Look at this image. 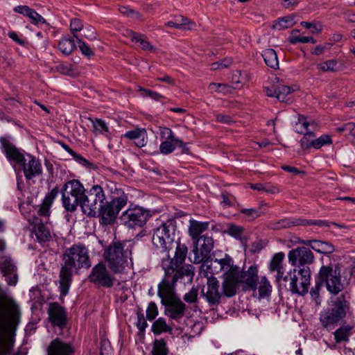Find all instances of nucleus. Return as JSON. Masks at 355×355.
<instances>
[{
  "instance_id": "f257e3e1",
  "label": "nucleus",
  "mask_w": 355,
  "mask_h": 355,
  "mask_svg": "<svg viewBox=\"0 0 355 355\" xmlns=\"http://www.w3.org/2000/svg\"><path fill=\"white\" fill-rule=\"evenodd\" d=\"M62 263L59 273V288L60 295L65 296L69 293L72 282L73 269L76 273L81 268L91 267L89 252L83 244H73L67 248L62 256Z\"/></svg>"
},
{
  "instance_id": "f03ea898",
  "label": "nucleus",
  "mask_w": 355,
  "mask_h": 355,
  "mask_svg": "<svg viewBox=\"0 0 355 355\" xmlns=\"http://www.w3.org/2000/svg\"><path fill=\"white\" fill-rule=\"evenodd\" d=\"M21 310L15 300L5 293L0 295V353L8 355L13 347L12 340H3L5 335L13 336L20 323Z\"/></svg>"
},
{
  "instance_id": "7ed1b4c3",
  "label": "nucleus",
  "mask_w": 355,
  "mask_h": 355,
  "mask_svg": "<svg viewBox=\"0 0 355 355\" xmlns=\"http://www.w3.org/2000/svg\"><path fill=\"white\" fill-rule=\"evenodd\" d=\"M21 310L15 300L5 293L0 295V353L8 355L13 347L12 340H3L5 335L13 336L20 323Z\"/></svg>"
},
{
  "instance_id": "20e7f679",
  "label": "nucleus",
  "mask_w": 355,
  "mask_h": 355,
  "mask_svg": "<svg viewBox=\"0 0 355 355\" xmlns=\"http://www.w3.org/2000/svg\"><path fill=\"white\" fill-rule=\"evenodd\" d=\"M351 315L350 303L345 294L331 297L327 309L320 313L319 320L324 329L331 331L336 327L346 323V318Z\"/></svg>"
},
{
  "instance_id": "39448f33",
  "label": "nucleus",
  "mask_w": 355,
  "mask_h": 355,
  "mask_svg": "<svg viewBox=\"0 0 355 355\" xmlns=\"http://www.w3.org/2000/svg\"><path fill=\"white\" fill-rule=\"evenodd\" d=\"M188 248L185 244L177 242L175 253L173 258L167 255L166 259L162 261V267L164 270V277L162 280L173 281L177 277V281L184 277H189L191 281L195 272V268L191 264H183L187 254Z\"/></svg>"
},
{
  "instance_id": "423d86ee",
  "label": "nucleus",
  "mask_w": 355,
  "mask_h": 355,
  "mask_svg": "<svg viewBox=\"0 0 355 355\" xmlns=\"http://www.w3.org/2000/svg\"><path fill=\"white\" fill-rule=\"evenodd\" d=\"M177 277L170 280H162L158 285L157 295L164 306V314L170 319L180 321L184 315L186 304L175 295Z\"/></svg>"
},
{
  "instance_id": "0eeeda50",
  "label": "nucleus",
  "mask_w": 355,
  "mask_h": 355,
  "mask_svg": "<svg viewBox=\"0 0 355 355\" xmlns=\"http://www.w3.org/2000/svg\"><path fill=\"white\" fill-rule=\"evenodd\" d=\"M107 183L94 184L90 189H86L81 209L89 217H98L99 222L103 225V209L107 203L106 192Z\"/></svg>"
},
{
  "instance_id": "6e6552de",
  "label": "nucleus",
  "mask_w": 355,
  "mask_h": 355,
  "mask_svg": "<svg viewBox=\"0 0 355 355\" xmlns=\"http://www.w3.org/2000/svg\"><path fill=\"white\" fill-rule=\"evenodd\" d=\"M132 245L127 241L112 242L103 252V257L109 269L114 274L124 272L130 259Z\"/></svg>"
},
{
  "instance_id": "1a4fd4ad",
  "label": "nucleus",
  "mask_w": 355,
  "mask_h": 355,
  "mask_svg": "<svg viewBox=\"0 0 355 355\" xmlns=\"http://www.w3.org/2000/svg\"><path fill=\"white\" fill-rule=\"evenodd\" d=\"M107 189L110 193V200H107L103 209V225L114 224L119 212L128 202V194L123 189L117 187L114 182L107 183Z\"/></svg>"
},
{
  "instance_id": "9d476101",
  "label": "nucleus",
  "mask_w": 355,
  "mask_h": 355,
  "mask_svg": "<svg viewBox=\"0 0 355 355\" xmlns=\"http://www.w3.org/2000/svg\"><path fill=\"white\" fill-rule=\"evenodd\" d=\"M289 263L295 267L294 271L302 276V285L311 281V270L309 266L314 261L313 253L306 247H297L289 251L288 254Z\"/></svg>"
},
{
  "instance_id": "9b49d317",
  "label": "nucleus",
  "mask_w": 355,
  "mask_h": 355,
  "mask_svg": "<svg viewBox=\"0 0 355 355\" xmlns=\"http://www.w3.org/2000/svg\"><path fill=\"white\" fill-rule=\"evenodd\" d=\"M154 211L139 205H130L119 217L121 224L128 229L136 230L146 225Z\"/></svg>"
},
{
  "instance_id": "f8f14e48",
  "label": "nucleus",
  "mask_w": 355,
  "mask_h": 355,
  "mask_svg": "<svg viewBox=\"0 0 355 355\" xmlns=\"http://www.w3.org/2000/svg\"><path fill=\"white\" fill-rule=\"evenodd\" d=\"M342 268L339 263H331L327 266H322L318 274L317 278L325 284L327 291L334 295H337L343 289L341 282Z\"/></svg>"
},
{
  "instance_id": "ddd939ff",
  "label": "nucleus",
  "mask_w": 355,
  "mask_h": 355,
  "mask_svg": "<svg viewBox=\"0 0 355 355\" xmlns=\"http://www.w3.org/2000/svg\"><path fill=\"white\" fill-rule=\"evenodd\" d=\"M176 230V220H167L154 230L152 238L153 245L162 252H168L174 245V236Z\"/></svg>"
},
{
  "instance_id": "4468645a",
  "label": "nucleus",
  "mask_w": 355,
  "mask_h": 355,
  "mask_svg": "<svg viewBox=\"0 0 355 355\" xmlns=\"http://www.w3.org/2000/svg\"><path fill=\"white\" fill-rule=\"evenodd\" d=\"M11 139L10 136L1 137V148L17 175H19L21 173V168L27 162L26 156L28 153L12 144Z\"/></svg>"
},
{
  "instance_id": "2eb2a0df",
  "label": "nucleus",
  "mask_w": 355,
  "mask_h": 355,
  "mask_svg": "<svg viewBox=\"0 0 355 355\" xmlns=\"http://www.w3.org/2000/svg\"><path fill=\"white\" fill-rule=\"evenodd\" d=\"M89 282L103 288H112L114 286L115 277L108 271L105 263L100 261L95 265L88 276Z\"/></svg>"
},
{
  "instance_id": "dca6fc26",
  "label": "nucleus",
  "mask_w": 355,
  "mask_h": 355,
  "mask_svg": "<svg viewBox=\"0 0 355 355\" xmlns=\"http://www.w3.org/2000/svg\"><path fill=\"white\" fill-rule=\"evenodd\" d=\"M202 241L193 242L192 252L194 254L193 262L196 263H207L211 258V251L214 248V240L211 236H202Z\"/></svg>"
},
{
  "instance_id": "f3484780",
  "label": "nucleus",
  "mask_w": 355,
  "mask_h": 355,
  "mask_svg": "<svg viewBox=\"0 0 355 355\" xmlns=\"http://www.w3.org/2000/svg\"><path fill=\"white\" fill-rule=\"evenodd\" d=\"M302 278V276L298 275L297 272H295L293 270V272L290 271L285 275L282 281L286 283L284 284V287L286 291H290L294 294L304 295L308 293L310 282L306 283V285L303 286Z\"/></svg>"
},
{
  "instance_id": "a211bd4d",
  "label": "nucleus",
  "mask_w": 355,
  "mask_h": 355,
  "mask_svg": "<svg viewBox=\"0 0 355 355\" xmlns=\"http://www.w3.org/2000/svg\"><path fill=\"white\" fill-rule=\"evenodd\" d=\"M223 282L222 283V294L226 297H232L234 296L239 286L241 285V275L239 276L236 268L232 269L229 272H225L223 275Z\"/></svg>"
},
{
  "instance_id": "6ab92c4d",
  "label": "nucleus",
  "mask_w": 355,
  "mask_h": 355,
  "mask_svg": "<svg viewBox=\"0 0 355 355\" xmlns=\"http://www.w3.org/2000/svg\"><path fill=\"white\" fill-rule=\"evenodd\" d=\"M220 284L214 276L207 277V291L204 288L201 291L202 296L206 300L210 306L218 305L221 302L222 293L219 291Z\"/></svg>"
},
{
  "instance_id": "aec40b11",
  "label": "nucleus",
  "mask_w": 355,
  "mask_h": 355,
  "mask_svg": "<svg viewBox=\"0 0 355 355\" xmlns=\"http://www.w3.org/2000/svg\"><path fill=\"white\" fill-rule=\"evenodd\" d=\"M49 320L53 327L62 330L67 324V309L58 302H51L47 310Z\"/></svg>"
},
{
  "instance_id": "412c9836",
  "label": "nucleus",
  "mask_w": 355,
  "mask_h": 355,
  "mask_svg": "<svg viewBox=\"0 0 355 355\" xmlns=\"http://www.w3.org/2000/svg\"><path fill=\"white\" fill-rule=\"evenodd\" d=\"M238 274L239 276L241 275V284L243 285V291H255L257 290L259 281L258 266L257 265L250 266L245 271L241 270L239 268Z\"/></svg>"
},
{
  "instance_id": "4be33fe9",
  "label": "nucleus",
  "mask_w": 355,
  "mask_h": 355,
  "mask_svg": "<svg viewBox=\"0 0 355 355\" xmlns=\"http://www.w3.org/2000/svg\"><path fill=\"white\" fill-rule=\"evenodd\" d=\"M27 161L21 168V173H24L26 179L30 180L33 178L42 174V168L40 162L31 154H26Z\"/></svg>"
},
{
  "instance_id": "5701e85b",
  "label": "nucleus",
  "mask_w": 355,
  "mask_h": 355,
  "mask_svg": "<svg viewBox=\"0 0 355 355\" xmlns=\"http://www.w3.org/2000/svg\"><path fill=\"white\" fill-rule=\"evenodd\" d=\"M85 189L83 184L78 180H71L67 181L60 189L62 194L71 196L75 198H83Z\"/></svg>"
},
{
  "instance_id": "b1692460",
  "label": "nucleus",
  "mask_w": 355,
  "mask_h": 355,
  "mask_svg": "<svg viewBox=\"0 0 355 355\" xmlns=\"http://www.w3.org/2000/svg\"><path fill=\"white\" fill-rule=\"evenodd\" d=\"M300 243L309 246L311 249L320 254H331L335 251L334 245L329 241L321 240H302Z\"/></svg>"
},
{
  "instance_id": "393cba45",
  "label": "nucleus",
  "mask_w": 355,
  "mask_h": 355,
  "mask_svg": "<svg viewBox=\"0 0 355 355\" xmlns=\"http://www.w3.org/2000/svg\"><path fill=\"white\" fill-rule=\"evenodd\" d=\"M74 351L71 343H64L56 338L51 343L49 355H73Z\"/></svg>"
},
{
  "instance_id": "a878e982",
  "label": "nucleus",
  "mask_w": 355,
  "mask_h": 355,
  "mask_svg": "<svg viewBox=\"0 0 355 355\" xmlns=\"http://www.w3.org/2000/svg\"><path fill=\"white\" fill-rule=\"evenodd\" d=\"M124 137L135 141V144L139 148L144 147L148 141L147 132L145 128H137L126 132Z\"/></svg>"
},
{
  "instance_id": "bb28decb",
  "label": "nucleus",
  "mask_w": 355,
  "mask_h": 355,
  "mask_svg": "<svg viewBox=\"0 0 355 355\" xmlns=\"http://www.w3.org/2000/svg\"><path fill=\"white\" fill-rule=\"evenodd\" d=\"M209 222H199L197 220H191L189 228V233L193 242L199 243L202 241L200 234L208 229Z\"/></svg>"
},
{
  "instance_id": "cd10ccee",
  "label": "nucleus",
  "mask_w": 355,
  "mask_h": 355,
  "mask_svg": "<svg viewBox=\"0 0 355 355\" xmlns=\"http://www.w3.org/2000/svg\"><path fill=\"white\" fill-rule=\"evenodd\" d=\"M352 330L353 327L352 325H341L333 332L335 342L338 344L348 343L349 340V336L352 334Z\"/></svg>"
},
{
  "instance_id": "c85d7f7f",
  "label": "nucleus",
  "mask_w": 355,
  "mask_h": 355,
  "mask_svg": "<svg viewBox=\"0 0 355 355\" xmlns=\"http://www.w3.org/2000/svg\"><path fill=\"white\" fill-rule=\"evenodd\" d=\"M62 202L64 209L68 212H74L78 206L81 207L83 203V198H75L66 193L62 194Z\"/></svg>"
},
{
  "instance_id": "c756f323",
  "label": "nucleus",
  "mask_w": 355,
  "mask_h": 355,
  "mask_svg": "<svg viewBox=\"0 0 355 355\" xmlns=\"http://www.w3.org/2000/svg\"><path fill=\"white\" fill-rule=\"evenodd\" d=\"M299 225L303 226L302 218H286L271 224V228L273 230H281Z\"/></svg>"
},
{
  "instance_id": "7c9ffc66",
  "label": "nucleus",
  "mask_w": 355,
  "mask_h": 355,
  "mask_svg": "<svg viewBox=\"0 0 355 355\" xmlns=\"http://www.w3.org/2000/svg\"><path fill=\"white\" fill-rule=\"evenodd\" d=\"M266 64L273 69L279 68V61L276 51L272 49H266L262 53Z\"/></svg>"
},
{
  "instance_id": "2f4dec72",
  "label": "nucleus",
  "mask_w": 355,
  "mask_h": 355,
  "mask_svg": "<svg viewBox=\"0 0 355 355\" xmlns=\"http://www.w3.org/2000/svg\"><path fill=\"white\" fill-rule=\"evenodd\" d=\"M58 48L63 54L69 55L76 49L74 40L69 35L64 36L59 41Z\"/></svg>"
},
{
  "instance_id": "473e14b6",
  "label": "nucleus",
  "mask_w": 355,
  "mask_h": 355,
  "mask_svg": "<svg viewBox=\"0 0 355 355\" xmlns=\"http://www.w3.org/2000/svg\"><path fill=\"white\" fill-rule=\"evenodd\" d=\"M151 331L155 335H160L164 332L171 334L173 329L166 324L165 318L160 317L153 322Z\"/></svg>"
},
{
  "instance_id": "72a5a7b5",
  "label": "nucleus",
  "mask_w": 355,
  "mask_h": 355,
  "mask_svg": "<svg viewBox=\"0 0 355 355\" xmlns=\"http://www.w3.org/2000/svg\"><path fill=\"white\" fill-rule=\"evenodd\" d=\"M299 134L303 135V137L300 139V146L303 150H308L312 148L311 142L315 140V135L312 131L304 132L303 130H296Z\"/></svg>"
},
{
  "instance_id": "f704fd0d",
  "label": "nucleus",
  "mask_w": 355,
  "mask_h": 355,
  "mask_svg": "<svg viewBox=\"0 0 355 355\" xmlns=\"http://www.w3.org/2000/svg\"><path fill=\"white\" fill-rule=\"evenodd\" d=\"M130 37L132 42L139 43L141 48L145 51H153L155 48L151 45L148 41L146 40V36L139 33L132 31Z\"/></svg>"
},
{
  "instance_id": "c9c22d12",
  "label": "nucleus",
  "mask_w": 355,
  "mask_h": 355,
  "mask_svg": "<svg viewBox=\"0 0 355 355\" xmlns=\"http://www.w3.org/2000/svg\"><path fill=\"white\" fill-rule=\"evenodd\" d=\"M151 354L152 355H168V349L164 338L154 340Z\"/></svg>"
},
{
  "instance_id": "e433bc0d",
  "label": "nucleus",
  "mask_w": 355,
  "mask_h": 355,
  "mask_svg": "<svg viewBox=\"0 0 355 355\" xmlns=\"http://www.w3.org/2000/svg\"><path fill=\"white\" fill-rule=\"evenodd\" d=\"M35 235L40 242L48 241L51 237L49 228L42 222L36 227Z\"/></svg>"
},
{
  "instance_id": "4c0bfd02",
  "label": "nucleus",
  "mask_w": 355,
  "mask_h": 355,
  "mask_svg": "<svg viewBox=\"0 0 355 355\" xmlns=\"http://www.w3.org/2000/svg\"><path fill=\"white\" fill-rule=\"evenodd\" d=\"M294 91L295 89L292 87L285 85H278L277 99L279 102L288 103L290 101V98L287 97L288 95L291 94Z\"/></svg>"
},
{
  "instance_id": "58836bf2",
  "label": "nucleus",
  "mask_w": 355,
  "mask_h": 355,
  "mask_svg": "<svg viewBox=\"0 0 355 355\" xmlns=\"http://www.w3.org/2000/svg\"><path fill=\"white\" fill-rule=\"evenodd\" d=\"M55 70L62 75L71 77H76L78 75V73L71 64L60 63L55 67Z\"/></svg>"
},
{
  "instance_id": "ea45409f",
  "label": "nucleus",
  "mask_w": 355,
  "mask_h": 355,
  "mask_svg": "<svg viewBox=\"0 0 355 355\" xmlns=\"http://www.w3.org/2000/svg\"><path fill=\"white\" fill-rule=\"evenodd\" d=\"M215 262H218L220 264L221 269L225 270V272H229L232 269H234V268H236L237 270H239L240 268L236 265H234L232 258L227 254H225V257L223 259H216Z\"/></svg>"
},
{
  "instance_id": "a19ab883",
  "label": "nucleus",
  "mask_w": 355,
  "mask_h": 355,
  "mask_svg": "<svg viewBox=\"0 0 355 355\" xmlns=\"http://www.w3.org/2000/svg\"><path fill=\"white\" fill-rule=\"evenodd\" d=\"M302 223L303 226L318 225L319 227H330V225H333L340 228L345 227L344 225H340L335 222H329L324 220H307L302 218Z\"/></svg>"
},
{
  "instance_id": "79ce46f5",
  "label": "nucleus",
  "mask_w": 355,
  "mask_h": 355,
  "mask_svg": "<svg viewBox=\"0 0 355 355\" xmlns=\"http://www.w3.org/2000/svg\"><path fill=\"white\" fill-rule=\"evenodd\" d=\"M332 144V139L329 135H322L318 138L315 137V140L311 142L313 148L320 149L324 146Z\"/></svg>"
},
{
  "instance_id": "37998d69",
  "label": "nucleus",
  "mask_w": 355,
  "mask_h": 355,
  "mask_svg": "<svg viewBox=\"0 0 355 355\" xmlns=\"http://www.w3.org/2000/svg\"><path fill=\"white\" fill-rule=\"evenodd\" d=\"M240 213L243 214L248 221H252L255 220L256 218L261 216L262 212L261 211V208L255 209V208H250V209H245L242 208L240 209Z\"/></svg>"
},
{
  "instance_id": "c03bdc74",
  "label": "nucleus",
  "mask_w": 355,
  "mask_h": 355,
  "mask_svg": "<svg viewBox=\"0 0 355 355\" xmlns=\"http://www.w3.org/2000/svg\"><path fill=\"white\" fill-rule=\"evenodd\" d=\"M89 119L93 123L95 132L103 135H107L109 132V128L103 120L98 118H96L94 120L90 118Z\"/></svg>"
},
{
  "instance_id": "a18cd8bd",
  "label": "nucleus",
  "mask_w": 355,
  "mask_h": 355,
  "mask_svg": "<svg viewBox=\"0 0 355 355\" xmlns=\"http://www.w3.org/2000/svg\"><path fill=\"white\" fill-rule=\"evenodd\" d=\"M271 292V286L267 278L264 276L261 279L259 286V295L261 298L268 296Z\"/></svg>"
},
{
  "instance_id": "49530a36",
  "label": "nucleus",
  "mask_w": 355,
  "mask_h": 355,
  "mask_svg": "<svg viewBox=\"0 0 355 355\" xmlns=\"http://www.w3.org/2000/svg\"><path fill=\"white\" fill-rule=\"evenodd\" d=\"M244 232V228L241 226L236 225L234 223L227 225V230L225 231L227 234L234 237L236 239H241V235Z\"/></svg>"
},
{
  "instance_id": "de8ad7c7",
  "label": "nucleus",
  "mask_w": 355,
  "mask_h": 355,
  "mask_svg": "<svg viewBox=\"0 0 355 355\" xmlns=\"http://www.w3.org/2000/svg\"><path fill=\"white\" fill-rule=\"evenodd\" d=\"M284 258V254L283 252H278L275 254L270 262V270L275 271L276 270H278L279 268H282V262Z\"/></svg>"
},
{
  "instance_id": "09e8293b",
  "label": "nucleus",
  "mask_w": 355,
  "mask_h": 355,
  "mask_svg": "<svg viewBox=\"0 0 355 355\" xmlns=\"http://www.w3.org/2000/svg\"><path fill=\"white\" fill-rule=\"evenodd\" d=\"M137 321L136 322V326L139 330V334H144L146 327H148V323L144 318V313H142V310L140 308H139V310L137 312Z\"/></svg>"
},
{
  "instance_id": "8fccbe9b",
  "label": "nucleus",
  "mask_w": 355,
  "mask_h": 355,
  "mask_svg": "<svg viewBox=\"0 0 355 355\" xmlns=\"http://www.w3.org/2000/svg\"><path fill=\"white\" fill-rule=\"evenodd\" d=\"M83 28V21L78 18H73L71 19L70 23V31L73 34V37L77 39L78 32L80 31Z\"/></svg>"
},
{
  "instance_id": "3c124183",
  "label": "nucleus",
  "mask_w": 355,
  "mask_h": 355,
  "mask_svg": "<svg viewBox=\"0 0 355 355\" xmlns=\"http://www.w3.org/2000/svg\"><path fill=\"white\" fill-rule=\"evenodd\" d=\"M77 42L78 44V47L81 51V53L85 55L88 58H90L94 55L93 50L91 47L87 44L83 40L77 37Z\"/></svg>"
},
{
  "instance_id": "603ef678",
  "label": "nucleus",
  "mask_w": 355,
  "mask_h": 355,
  "mask_svg": "<svg viewBox=\"0 0 355 355\" xmlns=\"http://www.w3.org/2000/svg\"><path fill=\"white\" fill-rule=\"evenodd\" d=\"M198 289L193 286L190 291L183 296L184 300L187 303H195L198 300Z\"/></svg>"
},
{
  "instance_id": "864d4df0",
  "label": "nucleus",
  "mask_w": 355,
  "mask_h": 355,
  "mask_svg": "<svg viewBox=\"0 0 355 355\" xmlns=\"http://www.w3.org/2000/svg\"><path fill=\"white\" fill-rule=\"evenodd\" d=\"M293 17L292 16H286L284 17L279 18L276 23V26L278 27L279 29H284L291 27L293 25Z\"/></svg>"
},
{
  "instance_id": "5fc2aeb1",
  "label": "nucleus",
  "mask_w": 355,
  "mask_h": 355,
  "mask_svg": "<svg viewBox=\"0 0 355 355\" xmlns=\"http://www.w3.org/2000/svg\"><path fill=\"white\" fill-rule=\"evenodd\" d=\"M338 64L336 60H327L318 66V69L322 71H337L336 67Z\"/></svg>"
},
{
  "instance_id": "6e6d98bb",
  "label": "nucleus",
  "mask_w": 355,
  "mask_h": 355,
  "mask_svg": "<svg viewBox=\"0 0 355 355\" xmlns=\"http://www.w3.org/2000/svg\"><path fill=\"white\" fill-rule=\"evenodd\" d=\"M176 145L170 141H164L159 145V151L164 155H168L174 151Z\"/></svg>"
},
{
  "instance_id": "4d7b16f0",
  "label": "nucleus",
  "mask_w": 355,
  "mask_h": 355,
  "mask_svg": "<svg viewBox=\"0 0 355 355\" xmlns=\"http://www.w3.org/2000/svg\"><path fill=\"white\" fill-rule=\"evenodd\" d=\"M158 315V309L156 304L151 302L148 304L146 309V318L150 320H154Z\"/></svg>"
},
{
  "instance_id": "13d9d810",
  "label": "nucleus",
  "mask_w": 355,
  "mask_h": 355,
  "mask_svg": "<svg viewBox=\"0 0 355 355\" xmlns=\"http://www.w3.org/2000/svg\"><path fill=\"white\" fill-rule=\"evenodd\" d=\"M71 155L77 162L85 166L86 168H94V164L86 159L81 155L74 151Z\"/></svg>"
},
{
  "instance_id": "bf43d9fd",
  "label": "nucleus",
  "mask_w": 355,
  "mask_h": 355,
  "mask_svg": "<svg viewBox=\"0 0 355 355\" xmlns=\"http://www.w3.org/2000/svg\"><path fill=\"white\" fill-rule=\"evenodd\" d=\"M28 17L30 19L31 23L33 24L37 25L39 23L46 24L45 19L38 12H37L34 9L31 10Z\"/></svg>"
},
{
  "instance_id": "052dcab7",
  "label": "nucleus",
  "mask_w": 355,
  "mask_h": 355,
  "mask_svg": "<svg viewBox=\"0 0 355 355\" xmlns=\"http://www.w3.org/2000/svg\"><path fill=\"white\" fill-rule=\"evenodd\" d=\"M300 25L304 28L310 30L311 33H321L322 30V26L319 24V26L316 24L308 21H301Z\"/></svg>"
},
{
  "instance_id": "680f3d73",
  "label": "nucleus",
  "mask_w": 355,
  "mask_h": 355,
  "mask_svg": "<svg viewBox=\"0 0 355 355\" xmlns=\"http://www.w3.org/2000/svg\"><path fill=\"white\" fill-rule=\"evenodd\" d=\"M1 270L4 275H9L15 272V266L10 260H6L2 263Z\"/></svg>"
},
{
  "instance_id": "e2e57ef3",
  "label": "nucleus",
  "mask_w": 355,
  "mask_h": 355,
  "mask_svg": "<svg viewBox=\"0 0 355 355\" xmlns=\"http://www.w3.org/2000/svg\"><path fill=\"white\" fill-rule=\"evenodd\" d=\"M52 204L46 200H43L42 205L38 209V214L42 216H48L50 214V208Z\"/></svg>"
},
{
  "instance_id": "0e129e2a",
  "label": "nucleus",
  "mask_w": 355,
  "mask_h": 355,
  "mask_svg": "<svg viewBox=\"0 0 355 355\" xmlns=\"http://www.w3.org/2000/svg\"><path fill=\"white\" fill-rule=\"evenodd\" d=\"M232 61L230 58H225L211 64L213 69H224L230 67Z\"/></svg>"
},
{
  "instance_id": "69168bd1",
  "label": "nucleus",
  "mask_w": 355,
  "mask_h": 355,
  "mask_svg": "<svg viewBox=\"0 0 355 355\" xmlns=\"http://www.w3.org/2000/svg\"><path fill=\"white\" fill-rule=\"evenodd\" d=\"M31 10L32 8L28 6H17L13 8L15 12L23 15L27 17L29 16Z\"/></svg>"
},
{
  "instance_id": "338daca9",
  "label": "nucleus",
  "mask_w": 355,
  "mask_h": 355,
  "mask_svg": "<svg viewBox=\"0 0 355 355\" xmlns=\"http://www.w3.org/2000/svg\"><path fill=\"white\" fill-rule=\"evenodd\" d=\"M141 90L144 92V93H145L144 95L146 96H148L153 100L159 101L160 99L164 98L162 94H160L159 93H158L157 92H155V91H153V90H150L148 89H142Z\"/></svg>"
},
{
  "instance_id": "774afa93",
  "label": "nucleus",
  "mask_w": 355,
  "mask_h": 355,
  "mask_svg": "<svg viewBox=\"0 0 355 355\" xmlns=\"http://www.w3.org/2000/svg\"><path fill=\"white\" fill-rule=\"evenodd\" d=\"M324 285L318 278L315 280V284L313 288H311L310 294L312 297L316 299L319 297V291L321 287Z\"/></svg>"
}]
</instances>
